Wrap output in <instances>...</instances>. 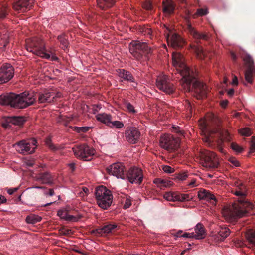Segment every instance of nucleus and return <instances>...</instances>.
I'll list each match as a JSON object with an SVG mask.
<instances>
[{"label": "nucleus", "instance_id": "nucleus-52", "mask_svg": "<svg viewBox=\"0 0 255 255\" xmlns=\"http://www.w3.org/2000/svg\"><path fill=\"white\" fill-rule=\"evenodd\" d=\"M67 213L66 211L63 210H59L57 212V215L60 217L61 218L65 219L67 216Z\"/></svg>", "mask_w": 255, "mask_h": 255}, {"label": "nucleus", "instance_id": "nucleus-10", "mask_svg": "<svg viewBox=\"0 0 255 255\" xmlns=\"http://www.w3.org/2000/svg\"><path fill=\"white\" fill-rule=\"evenodd\" d=\"M75 156L85 161H90L95 154V150L87 145L84 144L72 148Z\"/></svg>", "mask_w": 255, "mask_h": 255}, {"label": "nucleus", "instance_id": "nucleus-35", "mask_svg": "<svg viewBox=\"0 0 255 255\" xmlns=\"http://www.w3.org/2000/svg\"><path fill=\"white\" fill-rule=\"evenodd\" d=\"M73 117L70 115L68 116L64 115H60L57 119V122L61 123L65 126H67V123L72 120Z\"/></svg>", "mask_w": 255, "mask_h": 255}, {"label": "nucleus", "instance_id": "nucleus-60", "mask_svg": "<svg viewBox=\"0 0 255 255\" xmlns=\"http://www.w3.org/2000/svg\"><path fill=\"white\" fill-rule=\"evenodd\" d=\"M182 237H185V238H195V236L194 232L185 233L182 235Z\"/></svg>", "mask_w": 255, "mask_h": 255}, {"label": "nucleus", "instance_id": "nucleus-17", "mask_svg": "<svg viewBox=\"0 0 255 255\" xmlns=\"http://www.w3.org/2000/svg\"><path fill=\"white\" fill-rule=\"evenodd\" d=\"M14 69L10 64L3 65L0 68V83L9 81L13 77Z\"/></svg>", "mask_w": 255, "mask_h": 255}, {"label": "nucleus", "instance_id": "nucleus-29", "mask_svg": "<svg viewBox=\"0 0 255 255\" xmlns=\"http://www.w3.org/2000/svg\"><path fill=\"white\" fill-rule=\"evenodd\" d=\"M45 144L46 146L52 151H56L57 150H62L64 148V145H54L51 141L50 137H47L45 141Z\"/></svg>", "mask_w": 255, "mask_h": 255}, {"label": "nucleus", "instance_id": "nucleus-2", "mask_svg": "<svg viewBox=\"0 0 255 255\" xmlns=\"http://www.w3.org/2000/svg\"><path fill=\"white\" fill-rule=\"evenodd\" d=\"M221 122V119L215 113H207L205 117L199 121V125L202 133L204 135L203 140L211 147L216 146L222 153L224 152L223 144L224 142H230L232 137L227 130H224L216 136L214 135L218 129L212 128V126H219Z\"/></svg>", "mask_w": 255, "mask_h": 255}, {"label": "nucleus", "instance_id": "nucleus-45", "mask_svg": "<svg viewBox=\"0 0 255 255\" xmlns=\"http://www.w3.org/2000/svg\"><path fill=\"white\" fill-rule=\"evenodd\" d=\"M80 218V216H74L67 214L65 220L68 221L76 222L78 221Z\"/></svg>", "mask_w": 255, "mask_h": 255}, {"label": "nucleus", "instance_id": "nucleus-36", "mask_svg": "<svg viewBox=\"0 0 255 255\" xmlns=\"http://www.w3.org/2000/svg\"><path fill=\"white\" fill-rule=\"evenodd\" d=\"M39 179L41 180L44 184H50L52 183V177L51 175L48 172H45L40 174Z\"/></svg>", "mask_w": 255, "mask_h": 255}, {"label": "nucleus", "instance_id": "nucleus-64", "mask_svg": "<svg viewBox=\"0 0 255 255\" xmlns=\"http://www.w3.org/2000/svg\"><path fill=\"white\" fill-rule=\"evenodd\" d=\"M172 128L175 131V132L177 133H180L181 134H183L184 132L182 130H180L179 127H176L175 126H172Z\"/></svg>", "mask_w": 255, "mask_h": 255}, {"label": "nucleus", "instance_id": "nucleus-26", "mask_svg": "<svg viewBox=\"0 0 255 255\" xmlns=\"http://www.w3.org/2000/svg\"><path fill=\"white\" fill-rule=\"evenodd\" d=\"M97 4L99 8L102 10H106L111 7L115 2V0H96Z\"/></svg>", "mask_w": 255, "mask_h": 255}, {"label": "nucleus", "instance_id": "nucleus-37", "mask_svg": "<svg viewBox=\"0 0 255 255\" xmlns=\"http://www.w3.org/2000/svg\"><path fill=\"white\" fill-rule=\"evenodd\" d=\"M178 192H169L164 195V198L169 201H177Z\"/></svg>", "mask_w": 255, "mask_h": 255}, {"label": "nucleus", "instance_id": "nucleus-18", "mask_svg": "<svg viewBox=\"0 0 255 255\" xmlns=\"http://www.w3.org/2000/svg\"><path fill=\"white\" fill-rule=\"evenodd\" d=\"M62 94L52 90L50 91H46L44 93L39 94L38 97V101L39 103L52 102L56 101L57 98L61 97Z\"/></svg>", "mask_w": 255, "mask_h": 255}, {"label": "nucleus", "instance_id": "nucleus-63", "mask_svg": "<svg viewBox=\"0 0 255 255\" xmlns=\"http://www.w3.org/2000/svg\"><path fill=\"white\" fill-rule=\"evenodd\" d=\"M9 121L8 119V117L7 118V121L2 123V127L4 128H8L10 127V125L9 124Z\"/></svg>", "mask_w": 255, "mask_h": 255}, {"label": "nucleus", "instance_id": "nucleus-15", "mask_svg": "<svg viewBox=\"0 0 255 255\" xmlns=\"http://www.w3.org/2000/svg\"><path fill=\"white\" fill-rule=\"evenodd\" d=\"M167 29L169 31L166 36L168 45L175 49L182 47L184 43L183 39L179 35Z\"/></svg>", "mask_w": 255, "mask_h": 255}, {"label": "nucleus", "instance_id": "nucleus-59", "mask_svg": "<svg viewBox=\"0 0 255 255\" xmlns=\"http://www.w3.org/2000/svg\"><path fill=\"white\" fill-rule=\"evenodd\" d=\"M229 161L235 166L238 167L240 165L239 161L235 158H230Z\"/></svg>", "mask_w": 255, "mask_h": 255}, {"label": "nucleus", "instance_id": "nucleus-9", "mask_svg": "<svg viewBox=\"0 0 255 255\" xmlns=\"http://www.w3.org/2000/svg\"><path fill=\"white\" fill-rule=\"evenodd\" d=\"M200 158L201 164L206 168H216L218 166V158L212 151L205 150L201 152Z\"/></svg>", "mask_w": 255, "mask_h": 255}, {"label": "nucleus", "instance_id": "nucleus-25", "mask_svg": "<svg viewBox=\"0 0 255 255\" xmlns=\"http://www.w3.org/2000/svg\"><path fill=\"white\" fill-rule=\"evenodd\" d=\"M194 235L196 239H202L206 236L205 229L201 223H198L195 228Z\"/></svg>", "mask_w": 255, "mask_h": 255}, {"label": "nucleus", "instance_id": "nucleus-28", "mask_svg": "<svg viewBox=\"0 0 255 255\" xmlns=\"http://www.w3.org/2000/svg\"><path fill=\"white\" fill-rule=\"evenodd\" d=\"M111 116L110 114H107L105 113H100L96 115V119L98 121L107 126L109 124L110 121L111 120Z\"/></svg>", "mask_w": 255, "mask_h": 255}, {"label": "nucleus", "instance_id": "nucleus-48", "mask_svg": "<svg viewBox=\"0 0 255 255\" xmlns=\"http://www.w3.org/2000/svg\"><path fill=\"white\" fill-rule=\"evenodd\" d=\"M44 188L42 186H34L30 188H28L26 190L29 192V194L34 195L36 193L35 191V189H44Z\"/></svg>", "mask_w": 255, "mask_h": 255}, {"label": "nucleus", "instance_id": "nucleus-34", "mask_svg": "<svg viewBox=\"0 0 255 255\" xmlns=\"http://www.w3.org/2000/svg\"><path fill=\"white\" fill-rule=\"evenodd\" d=\"M42 220V218L38 215L35 214H30L27 216L26 218V222L28 224H34L37 223Z\"/></svg>", "mask_w": 255, "mask_h": 255}, {"label": "nucleus", "instance_id": "nucleus-47", "mask_svg": "<svg viewBox=\"0 0 255 255\" xmlns=\"http://www.w3.org/2000/svg\"><path fill=\"white\" fill-rule=\"evenodd\" d=\"M231 148L233 150H234L238 153L241 152L243 150V149L242 147H241L237 143H234V142L231 143Z\"/></svg>", "mask_w": 255, "mask_h": 255}, {"label": "nucleus", "instance_id": "nucleus-1", "mask_svg": "<svg viewBox=\"0 0 255 255\" xmlns=\"http://www.w3.org/2000/svg\"><path fill=\"white\" fill-rule=\"evenodd\" d=\"M172 61L177 72L182 76L180 84L184 92H193L197 99L206 98L208 91L206 85L196 79L193 71L185 64L183 55L180 53L174 52Z\"/></svg>", "mask_w": 255, "mask_h": 255}, {"label": "nucleus", "instance_id": "nucleus-11", "mask_svg": "<svg viewBox=\"0 0 255 255\" xmlns=\"http://www.w3.org/2000/svg\"><path fill=\"white\" fill-rule=\"evenodd\" d=\"M160 145L169 152H173L179 147V140L171 135H164L161 137Z\"/></svg>", "mask_w": 255, "mask_h": 255}, {"label": "nucleus", "instance_id": "nucleus-7", "mask_svg": "<svg viewBox=\"0 0 255 255\" xmlns=\"http://www.w3.org/2000/svg\"><path fill=\"white\" fill-rule=\"evenodd\" d=\"M129 51L136 59L139 60L143 55L151 53V49L146 42L132 41L129 45Z\"/></svg>", "mask_w": 255, "mask_h": 255}, {"label": "nucleus", "instance_id": "nucleus-6", "mask_svg": "<svg viewBox=\"0 0 255 255\" xmlns=\"http://www.w3.org/2000/svg\"><path fill=\"white\" fill-rule=\"evenodd\" d=\"M95 195L97 203L100 208L107 209L111 205L113 195L111 192L105 187L100 186L97 187Z\"/></svg>", "mask_w": 255, "mask_h": 255}, {"label": "nucleus", "instance_id": "nucleus-53", "mask_svg": "<svg viewBox=\"0 0 255 255\" xmlns=\"http://www.w3.org/2000/svg\"><path fill=\"white\" fill-rule=\"evenodd\" d=\"M59 231L60 233L62 235H69L72 234V231L70 229L62 228Z\"/></svg>", "mask_w": 255, "mask_h": 255}, {"label": "nucleus", "instance_id": "nucleus-23", "mask_svg": "<svg viewBox=\"0 0 255 255\" xmlns=\"http://www.w3.org/2000/svg\"><path fill=\"white\" fill-rule=\"evenodd\" d=\"M230 232L227 227H221L218 231L217 234L214 235V239L218 241H223L230 235Z\"/></svg>", "mask_w": 255, "mask_h": 255}, {"label": "nucleus", "instance_id": "nucleus-27", "mask_svg": "<svg viewBox=\"0 0 255 255\" xmlns=\"http://www.w3.org/2000/svg\"><path fill=\"white\" fill-rule=\"evenodd\" d=\"M198 195V197L201 200L209 201L215 199V197L213 194L205 189L199 191Z\"/></svg>", "mask_w": 255, "mask_h": 255}, {"label": "nucleus", "instance_id": "nucleus-46", "mask_svg": "<svg viewBox=\"0 0 255 255\" xmlns=\"http://www.w3.org/2000/svg\"><path fill=\"white\" fill-rule=\"evenodd\" d=\"M141 32L144 34L147 35L149 36H151L152 33V31L150 28L149 27H145L142 28Z\"/></svg>", "mask_w": 255, "mask_h": 255}, {"label": "nucleus", "instance_id": "nucleus-44", "mask_svg": "<svg viewBox=\"0 0 255 255\" xmlns=\"http://www.w3.org/2000/svg\"><path fill=\"white\" fill-rule=\"evenodd\" d=\"M74 130L76 131L78 133H84L87 132L89 129H90V127H75L74 128Z\"/></svg>", "mask_w": 255, "mask_h": 255}, {"label": "nucleus", "instance_id": "nucleus-40", "mask_svg": "<svg viewBox=\"0 0 255 255\" xmlns=\"http://www.w3.org/2000/svg\"><path fill=\"white\" fill-rule=\"evenodd\" d=\"M108 126L111 128H120L124 127V124L122 122L119 121H114L112 122L111 120L110 121L109 124H108Z\"/></svg>", "mask_w": 255, "mask_h": 255}, {"label": "nucleus", "instance_id": "nucleus-50", "mask_svg": "<svg viewBox=\"0 0 255 255\" xmlns=\"http://www.w3.org/2000/svg\"><path fill=\"white\" fill-rule=\"evenodd\" d=\"M143 7L148 10H152L153 6L151 2L149 0H147L143 4Z\"/></svg>", "mask_w": 255, "mask_h": 255}, {"label": "nucleus", "instance_id": "nucleus-57", "mask_svg": "<svg viewBox=\"0 0 255 255\" xmlns=\"http://www.w3.org/2000/svg\"><path fill=\"white\" fill-rule=\"evenodd\" d=\"M255 152V137H252L250 152Z\"/></svg>", "mask_w": 255, "mask_h": 255}, {"label": "nucleus", "instance_id": "nucleus-14", "mask_svg": "<svg viewBox=\"0 0 255 255\" xmlns=\"http://www.w3.org/2000/svg\"><path fill=\"white\" fill-rule=\"evenodd\" d=\"M126 176L130 182L137 184L142 182L143 177L142 170L137 167L131 168Z\"/></svg>", "mask_w": 255, "mask_h": 255}, {"label": "nucleus", "instance_id": "nucleus-43", "mask_svg": "<svg viewBox=\"0 0 255 255\" xmlns=\"http://www.w3.org/2000/svg\"><path fill=\"white\" fill-rule=\"evenodd\" d=\"M239 133L243 136H249L252 134L251 131L248 128H245L239 130Z\"/></svg>", "mask_w": 255, "mask_h": 255}, {"label": "nucleus", "instance_id": "nucleus-51", "mask_svg": "<svg viewBox=\"0 0 255 255\" xmlns=\"http://www.w3.org/2000/svg\"><path fill=\"white\" fill-rule=\"evenodd\" d=\"M91 233L96 236H102L103 234H104V231L103 230V227L101 228L93 230L92 231Z\"/></svg>", "mask_w": 255, "mask_h": 255}, {"label": "nucleus", "instance_id": "nucleus-22", "mask_svg": "<svg viewBox=\"0 0 255 255\" xmlns=\"http://www.w3.org/2000/svg\"><path fill=\"white\" fill-rule=\"evenodd\" d=\"M119 76L125 81L133 83L132 86L136 87L137 83L135 82V79L130 72L125 69H118Z\"/></svg>", "mask_w": 255, "mask_h": 255}, {"label": "nucleus", "instance_id": "nucleus-56", "mask_svg": "<svg viewBox=\"0 0 255 255\" xmlns=\"http://www.w3.org/2000/svg\"><path fill=\"white\" fill-rule=\"evenodd\" d=\"M163 170L165 172L167 173H173L174 171V169L173 168H172L170 166H167V165L163 166Z\"/></svg>", "mask_w": 255, "mask_h": 255}, {"label": "nucleus", "instance_id": "nucleus-24", "mask_svg": "<svg viewBox=\"0 0 255 255\" xmlns=\"http://www.w3.org/2000/svg\"><path fill=\"white\" fill-rule=\"evenodd\" d=\"M163 12L167 14L173 13L175 10V4L171 0H166L162 2Z\"/></svg>", "mask_w": 255, "mask_h": 255}, {"label": "nucleus", "instance_id": "nucleus-42", "mask_svg": "<svg viewBox=\"0 0 255 255\" xmlns=\"http://www.w3.org/2000/svg\"><path fill=\"white\" fill-rule=\"evenodd\" d=\"M117 227L115 224H109L103 227V230L104 234H107L111 232V231Z\"/></svg>", "mask_w": 255, "mask_h": 255}, {"label": "nucleus", "instance_id": "nucleus-39", "mask_svg": "<svg viewBox=\"0 0 255 255\" xmlns=\"http://www.w3.org/2000/svg\"><path fill=\"white\" fill-rule=\"evenodd\" d=\"M7 12V6L3 3L0 4V18H3L6 16Z\"/></svg>", "mask_w": 255, "mask_h": 255}, {"label": "nucleus", "instance_id": "nucleus-16", "mask_svg": "<svg viewBox=\"0 0 255 255\" xmlns=\"http://www.w3.org/2000/svg\"><path fill=\"white\" fill-rule=\"evenodd\" d=\"M156 85L160 90L168 94L172 93L174 90L173 84L164 76L157 79Z\"/></svg>", "mask_w": 255, "mask_h": 255}, {"label": "nucleus", "instance_id": "nucleus-61", "mask_svg": "<svg viewBox=\"0 0 255 255\" xmlns=\"http://www.w3.org/2000/svg\"><path fill=\"white\" fill-rule=\"evenodd\" d=\"M197 13L200 16H203L207 13V11L206 9L200 8L197 10Z\"/></svg>", "mask_w": 255, "mask_h": 255}, {"label": "nucleus", "instance_id": "nucleus-19", "mask_svg": "<svg viewBox=\"0 0 255 255\" xmlns=\"http://www.w3.org/2000/svg\"><path fill=\"white\" fill-rule=\"evenodd\" d=\"M34 0H18L13 5V7L18 13H23L30 9Z\"/></svg>", "mask_w": 255, "mask_h": 255}, {"label": "nucleus", "instance_id": "nucleus-21", "mask_svg": "<svg viewBox=\"0 0 255 255\" xmlns=\"http://www.w3.org/2000/svg\"><path fill=\"white\" fill-rule=\"evenodd\" d=\"M187 30L193 37L197 40H208L209 38V35L206 33H200L190 24L187 25Z\"/></svg>", "mask_w": 255, "mask_h": 255}, {"label": "nucleus", "instance_id": "nucleus-5", "mask_svg": "<svg viewBox=\"0 0 255 255\" xmlns=\"http://www.w3.org/2000/svg\"><path fill=\"white\" fill-rule=\"evenodd\" d=\"M25 46L28 51L42 58L52 61L58 60L53 51L46 49L44 41L40 38L34 37L26 39Z\"/></svg>", "mask_w": 255, "mask_h": 255}, {"label": "nucleus", "instance_id": "nucleus-20", "mask_svg": "<svg viewBox=\"0 0 255 255\" xmlns=\"http://www.w3.org/2000/svg\"><path fill=\"white\" fill-rule=\"evenodd\" d=\"M125 134L126 140L132 144L137 142L140 137V132L136 128H127Z\"/></svg>", "mask_w": 255, "mask_h": 255}, {"label": "nucleus", "instance_id": "nucleus-12", "mask_svg": "<svg viewBox=\"0 0 255 255\" xmlns=\"http://www.w3.org/2000/svg\"><path fill=\"white\" fill-rule=\"evenodd\" d=\"M247 69L245 72V78L248 83H253V78L255 76V69L254 66V61L249 55H245L243 57Z\"/></svg>", "mask_w": 255, "mask_h": 255}, {"label": "nucleus", "instance_id": "nucleus-31", "mask_svg": "<svg viewBox=\"0 0 255 255\" xmlns=\"http://www.w3.org/2000/svg\"><path fill=\"white\" fill-rule=\"evenodd\" d=\"M153 183L161 189L169 187L172 185L171 181L162 179L161 178H155L153 181Z\"/></svg>", "mask_w": 255, "mask_h": 255}, {"label": "nucleus", "instance_id": "nucleus-55", "mask_svg": "<svg viewBox=\"0 0 255 255\" xmlns=\"http://www.w3.org/2000/svg\"><path fill=\"white\" fill-rule=\"evenodd\" d=\"M187 177V174L186 173H181L177 174L176 178L180 180H184Z\"/></svg>", "mask_w": 255, "mask_h": 255}, {"label": "nucleus", "instance_id": "nucleus-62", "mask_svg": "<svg viewBox=\"0 0 255 255\" xmlns=\"http://www.w3.org/2000/svg\"><path fill=\"white\" fill-rule=\"evenodd\" d=\"M232 84L233 86H237L238 85V79L235 75H234L233 76Z\"/></svg>", "mask_w": 255, "mask_h": 255}, {"label": "nucleus", "instance_id": "nucleus-49", "mask_svg": "<svg viewBox=\"0 0 255 255\" xmlns=\"http://www.w3.org/2000/svg\"><path fill=\"white\" fill-rule=\"evenodd\" d=\"M185 106L187 107V110L190 112H192L193 110H196L194 104L193 103H191L189 101H186Z\"/></svg>", "mask_w": 255, "mask_h": 255}, {"label": "nucleus", "instance_id": "nucleus-54", "mask_svg": "<svg viewBox=\"0 0 255 255\" xmlns=\"http://www.w3.org/2000/svg\"><path fill=\"white\" fill-rule=\"evenodd\" d=\"M131 205V200L129 198H126L125 202L124 203L123 208L124 209H128Z\"/></svg>", "mask_w": 255, "mask_h": 255}, {"label": "nucleus", "instance_id": "nucleus-58", "mask_svg": "<svg viewBox=\"0 0 255 255\" xmlns=\"http://www.w3.org/2000/svg\"><path fill=\"white\" fill-rule=\"evenodd\" d=\"M125 107L128 110V112H135L133 106L129 103H126Z\"/></svg>", "mask_w": 255, "mask_h": 255}, {"label": "nucleus", "instance_id": "nucleus-33", "mask_svg": "<svg viewBox=\"0 0 255 255\" xmlns=\"http://www.w3.org/2000/svg\"><path fill=\"white\" fill-rule=\"evenodd\" d=\"M57 39L60 43L61 47L63 49L65 50L68 47L69 42L68 41V37L65 34H62L59 35L57 37Z\"/></svg>", "mask_w": 255, "mask_h": 255}, {"label": "nucleus", "instance_id": "nucleus-3", "mask_svg": "<svg viewBox=\"0 0 255 255\" xmlns=\"http://www.w3.org/2000/svg\"><path fill=\"white\" fill-rule=\"evenodd\" d=\"M234 184L235 188L232 192L236 196L240 197V199L238 203L233 204L232 206L223 209V215L229 219L245 216L248 210L254 208V205L252 203L245 199L247 194L246 186L241 181H236Z\"/></svg>", "mask_w": 255, "mask_h": 255}, {"label": "nucleus", "instance_id": "nucleus-32", "mask_svg": "<svg viewBox=\"0 0 255 255\" xmlns=\"http://www.w3.org/2000/svg\"><path fill=\"white\" fill-rule=\"evenodd\" d=\"M246 238L252 246H255V230L250 229L246 233Z\"/></svg>", "mask_w": 255, "mask_h": 255}, {"label": "nucleus", "instance_id": "nucleus-13", "mask_svg": "<svg viewBox=\"0 0 255 255\" xmlns=\"http://www.w3.org/2000/svg\"><path fill=\"white\" fill-rule=\"evenodd\" d=\"M107 173L117 178L125 179L126 178L125 167L123 163H114L106 168Z\"/></svg>", "mask_w": 255, "mask_h": 255}, {"label": "nucleus", "instance_id": "nucleus-38", "mask_svg": "<svg viewBox=\"0 0 255 255\" xmlns=\"http://www.w3.org/2000/svg\"><path fill=\"white\" fill-rule=\"evenodd\" d=\"M177 201L183 202L192 200L193 196L189 194H180L178 192Z\"/></svg>", "mask_w": 255, "mask_h": 255}, {"label": "nucleus", "instance_id": "nucleus-41", "mask_svg": "<svg viewBox=\"0 0 255 255\" xmlns=\"http://www.w3.org/2000/svg\"><path fill=\"white\" fill-rule=\"evenodd\" d=\"M195 50L197 53L198 56L201 58L205 57L206 56V52L204 50L203 48L201 46H195Z\"/></svg>", "mask_w": 255, "mask_h": 255}, {"label": "nucleus", "instance_id": "nucleus-30", "mask_svg": "<svg viewBox=\"0 0 255 255\" xmlns=\"http://www.w3.org/2000/svg\"><path fill=\"white\" fill-rule=\"evenodd\" d=\"M9 122L15 125L20 126L26 121V118L24 116H13L8 117Z\"/></svg>", "mask_w": 255, "mask_h": 255}, {"label": "nucleus", "instance_id": "nucleus-4", "mask_svg": "<svg viewBox=\"0 0 255 255\" xmlns=\"http://www.w3.org/2000/svg\"><path fill=\"white\" fill-rule=\"evenodd\" d=\"M36 102L33 92L24 91L19 94L10 93L0 95V104L16 109H24L33 105Z\"/></svg>", "mask_w": 255, "mask_h": 255}, {"label": "nucleus", "instance_id": "nucleus-8", "mask_svg": "<svg viewBox=\"0 0 255 255\" xmlns=\"http://www.w3.org/2000/svg\"><path fill=\"white\" fill-rule=\"evenodd\" d=\"M14 146L16 147V151L23 155L32 154L35 151L37 147V141L34 138L22 140L16 142Z\"/></svg>", "mask_w": 255, "mask_h": 255}]
</instances>
